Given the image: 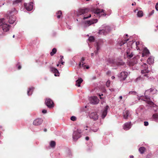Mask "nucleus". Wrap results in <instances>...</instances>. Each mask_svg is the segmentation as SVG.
Here are the masks:
<instances>
[{"label": "nucleus", "mask_w": 158, "mask_h": 158, "mask_svg": "<svg viewBox=\"0 0 158 158\" xmlns=\"http://www.w3.org/2000/svg\"><path fill=\"white\" fill-rule=\"evenodd\" d=\"M89 9L88 8L80 9L77 12V15L79 16L81 15H83L84 19H88L91 17V15L89 14L87 15V14L89 11Z\"/></svg>", "instance_id": "f257e3e1"}, {"label": "nucleus", "mask_w": 158, "mask_h": 158, "mask_svg": "<svg viewBox=\"0 0 158 158\" xmlns=\"http://www.w3.org/2000/svg\"><path fill=\"white\" fill-rule=\"evenodd\" d=\"M16 13L17 11L15 8H14L13 11L10 12L8 21L10 24H12L14 23H15L16 17L14 16V15Z\"/></svg>", "instance_id": "f03ea898"}, {"label": "nucleus", "mask_w": 158, "mask_h": 158, "mask_svg": "<svg viewBox=\"0 0 158 158\" xmlns=\"http://www.w3.org/2000/svg\"><path fill=\"white\" fill-rule=\"evenodd\" d=\"M94 13L97 17H100L102 16H106V15L105 10L102 9H97L94 10Z\"/></svg>", "instance_id": "7ed1b4c3"}, {"label": "nucleus", "mask_w": 158, "mask_h": 158, "mask_svg": "<svg viewBox=\"0 0 158 158\" xmlns=\"http://www.w3.org/2000/svg\"><path fill=\"white\" fill-rule=\"evenodd\" d=\"M154 113L152 117V120L156 122H158V108L156 107L153 108Z\"/></svg>", "instance_id": "20e7f679"}, {"label": "nucleus", "mask_w": 158, "mask_h": 158, "mask_svg": "<svg viewBox=\"0 0 158 158\" xmlns=\"http://www.w3.org/2000/svg\"><path fill=\"white\" fill-rule=\"evenodd\" d=\"M98 21L97 19H92L90 20L87 21L84 23V27L89 26L92 24L96 23Z\"/></svg>", "instance_id": "39448f33"}, {"label": "nucleus", "mask_w": 158, "mask_h": 158, "mask_svg": "<svg viewBox=\"0 0 158 158\" xmlns=\"http://www.w3.org/2000/svg\"><path fill=\"white\" fill-rule=\"evenodd\" d=\"M24 6L27 11H30L33 9V3L32 2H30L28 4L24 3Z\"/></svg>", "instance_id": "423d86ee"}, {"label": "nucleus", "mask_w": 158, "mask_h": 158, "mask_svg": "<svg viewBox=\"0 0 158 158\" xmlns=\"http://www.w3.org/2000/svg\"><path fill=\"white\" fill-rule=\"evenodd\" d=\"M89 118L94 120H97L98 118V115L96 112L90 113L89 114Z\"/></svg>", "instance_id": "0eeeda50"}, {"label": "nucleus", "mask_w": 158, "mask_h": 158, "mask_svg": "<svg viewBox=\"0 0 158 158\" xmlns=\"http://www.w3.org/2000/svg\"><path fill=\"white\" fill-rule=\"evenodd\" d=\"M108 62L112 66L115 65H119L122 64V63L120 62L117 61L115 60L112 59H110L108 60Z\"/></svg>", "instance_id": "6e6552de"}, {"label": "nucleus", "mask_w": 158, "mask_h": 158, "mask_svg": "<svg viewBox=\"0 0 158 158\" xmlns=\"http://www.w3.org/2000/svg\"><path fill=\"white\" fill-rule=\"evenodd\" d=\"M103 43L102 40H99L96 44V50L94 51V53L96 54L98 53V51L100 49L101 46L102 45Z\"/></svg>", "instance_id": "1a4fd4ad"}, {"label": "nucleus", "mask_w": 158, "mask_h": 158, "mask_svg": "<svg viewBox=\"0 0 158 158\" xmlns=\"http://www.w3.org/2000/svg\"><path fill=\"white\" fill-rule=\"evenodd\" d=\"M45 103L47 106L49 108H51L53 107V102L50 98L46 99Z\"/></svg>", "instance_id": "9d476101"}, {"label": "nucleus", "mask_w": 158, "mask_h": 158, "mask_svg": "<svg viewBox=\"0 0 158 158\" xmlns=\"http://www.w3.org/2000/svg\"><path fill=\"white\" fill-rule=\"evenodd\" d=\"M85 60V59L84 57H82L81 60L79 64V67L81 68H82L84 69L85 68L88 69L89 68V66H86L85 65V63L84 62V61Z\"/></svg>", "instance_id": "9b49d317"}, {"label": "nucleus", "mask_w": 158, "mask_h": 158, "mask_svg": "<svg viewBox=\"0 0 158 158\" xmlns=\"http://www.w3.org/2000/svg\"><path fill=\"white\" fill-rule=\"evenodd\" d=\"M132 124H131V122L125 123L123 125V128L124 130L127 131L131 128Z\"/></svg>", "instance_id": "f8f14e48"}, {"label": "nucleus", "mask_w": 158, "mask_h": 158, "mask_svg": "<svg viewBox=\"0 0 158 158\" xmlns=\"http://www.w3.org/2000/svg\"><path fill=\"white\" fill-rule=\"evenodd\" d=\"M43 122V120L42 119L37 118L33 121V124L35 126H38L41 125Z\"/></svg>", "instance_id": "ddd939ff"}, {"label": "nucleus", "mask_w": 158, "mask_h": 158, "mask_svg": "<svg viewBox=\"0 0 158 158\" xmlns=\"http://www.w3.org/2000/svg\"><path fill=\"white\" fill-rule=\"evenodd\" d=\"M141 68L143 69L141 71V73L142 74H144L148 73L149 71L148 70V66L145 63H144L141 66Z\"/></svg>", "instance_id": "4468645a"}, {"label": "nucleus", "mask_w": 158, "mask_h": 158, "mask_svg": "<svg viewBox=\"0 0 158 158\" xmlns=\"http://www.w3.org/2000/svg\"><path fill=\"white\" fill-rule=\"evenodd\" d=\"M127 75V72L123 71L121 73L119 76L120 77L121 80H124L126 79Z\"/></svg>", "instance_id": "2eb2a0df"}, {"label": "nucleus", "mask_w": 158, "mask_h": 158, "mask_svg": "<svg viewBox=\"0 0 158 158\" xmlns=\"http://www.w3.org/2000/svg\"><path fill=\"white\" fill-rule=\"evenodd\" d=\"M90 101L93 104H97L98 103L99 100L96 96H94L91 98Z\"/></svg>", "instance_id": "dca6fc26"}, {"label": "nucleus", "mask_w": 158, "mask_h": 158, "mask_svg": "<svg viewBox=\"0 0 158 158\" xmlns=\"http://www.w3.org/2000/svg\"><path fill=\"white\" fill-rule=\"evenodd\" d=\"M143 100L146 101V102L149 104H152L153 103V102L150 101V98L147 95H145V97H143V98H142Z\"/></svg>", "instance_id": "f3484780"}, {"label": "nucleus", "mask_w": 158, "mask_h": 158, "mask_svg": "<svg viewBox=\"0 0 158 158\" xmlns=\"http://www.w3.org/2000/svg\"><path fill=\"white\" fill-rule=\"evenodd\" d=\"M109 108V106H106L105 109L102 111L101 117L102 118H104L106 116L107 114V109Z\"/></svg>", "instance_id": "a211bd4d"}, {"label": "nucleus", "mask_w": 158, "mask_h": 158, "mask_svg": "<svg viewBox=\"0 0 158 158\" xmlns=\"http://www.w3.org/2000/svg\"><path fill=\"white\" fill-rule=\"evenodd\" d=\"M127 56L129 58H131L133 56L134 54L131 51L130 48H128L126 52Z\"/></svg>", "instance_id": "6ab92c4d"}, {"label": "nucleus", "mask_w": 158, "mask_h": 158, "mask_svg": "<svg viewBox=\"0 0 158 158\" xmlns=\"http://www.w3.org/2000/svg\"><path fill=\"white\" fill-rule=\"evenodd\" d=\"M157 90L154 88H151L149 89L146 91L145 94H147L149 93H152L153 94H154L156 93Z\"/></svg>", "instance_id": "aec40b11"}, {"label": "nucleus", "mask_w": 158, "mask_h": 158, "mask_svg": "<svg viewBox=\"0 0 158 158\" xmlns=\"http://www.w3.org/2000/svg\"><path fill=\"white\" fill-rule=\"evenodd\" d=\"M50 70L51 71L55 73L54 74L55 76H59V72L54 67H52L50 68Z\"/></svg>", "instance_id": "412c9836"}, {"label": "nucleus", "mask_w": 158, "mask_h": 158, "mask_svg": "<svg viewBox=\"0 0 158 158\" xmlns=\"http://www.w3.org/2000/svg\"><path fill=\"white\" fill-rule=\"evenodd\" d=\"M123 118L124 119H127L130 116V114L128 110H125L123 112Z\"/></svg>", "instance_id": "4be33fe9"}, {"label": "nucleus", "mask_w": 158, "mask_h": 158, "mask_svg": "<svg viewBox=\"0 0 158 158\" xmlns=\"http://www.w3.org/2000/svg\"><path fill=\"white\" fill-rule=\"evenodd\" d=\"M82 132V130L81 129H78L76 131H74L73 132V138L75 139V136L77 135V134L80 135V134Z\"/></svg>", "instance_id": "5701e85b"}, {"label": "nucleus", "mask_w": 158, "mask_h": 158, "mask_svg": "<svg viewBox=\"0 0 158 158\" xmlns=\"http://www.w3.org/2000/svg\"><path fill=\"white\" fill-rule=\"evenodd\" d=\"M149 53V52L148 49L145 48H144L143 51V53L142 54V56L144 57L145 56H147Z\"/></svg>", "instance_id": "b1692460"}, {"label": "nucleus", "mask_w": 158, "mask_h": 158, "mask_svg": "<svg viewBox=\"0 0 158 158\" xmlns=\"http://www.w3.org/2000/svg\"><path fill=\"white\" fill-rule=\"evenodd\" d=\"M154 59L152 57H149L147 60L148 64H152L154 63Z\"/></svg>", "instance_id": "393cba45"}, {"label": "nucleus", "mask_w": 158, "mask_h": 158, "mask_svg": "<svg viewBox=\"0 0 158 158\" xmlns=\"http://www.w3.org/2000/svg\"><path fill=\"white\" fill-rule=\"evenodd\" d=\"M83 81V80L81 78H79L76 81V85L78 87H80L81 86V84Z\"/></svg>", "instance_id": "a878e982"}, {"label": "nucleus", "mask_w": 158, "mask_h": 158, "mask_svg": "<svg viewBox=\"0 0 158 158\" xmlns=\"http://www.w3.org/2000/svg\"><path fill=\"white\" fill-rule=\"evenodd\" d=\"M135 44L136 46V48L137 49L139 50H141V47L142 46V44L139 41L136 42Z\"/></svg>", "instance_id": "bb28decb"}, {"label": "nucleus", "mask_w": 158, "mask_h": 158, "mask_svg": "<svg viewBox=\"0 0 158 158\" xmlns=\"http://www.w3.org/2000/svg\"><path fill=\"white\" fill-rule=\"evenodd\" d=\"M128 40V39L123 40L122 41H121V42H118V44L119 46H121L122 45L124 44H125L126 43H127V41Z\"/></svg>", "instance_id": "cd10ccee"}, {"label": "nucleus", "mask_w": 158, "mask_h": 158, "mask_svg": "<svg viewBox=\"0 0 158 158\" xmlns=\"http://www.w3.org/2000/svg\"><path fill=\"white\" fill-rule=\"evenodd\" d=\"M33 89L34 88L33 87H31L29 88L27 92V94L28 96L31 95L32 94Z\"/></svg>", "instance_id": "c85d7f7f"}, {"label": "nucleus", "mask_w": 158, "mask_h": 158, "mask_svg": "<svg viewBox=\"0 0 158 158\" xmlns=\"http://www.w3.org/2000/svg\"><path fill=\"white\" fill-rule=\"evenodd\" d=\"M145 149H146L144 147H140L139 148V151L140 152V153L141 154H142L145 151Z\"/></svg>", "instance_id": "c756f323"}, {"label": "nucleus", "mask_w": 158, "mask_h": 158, "mask_svg": "<svg viewBox=\"0 0 158 158\" xmlns=\"http://www.w3.org/2000/svg\"><path fill=\"white\" fill-rule=\"evenodd\" d=\"M98 34H99L106 35L107 33L105 31L104 29H102L99 30V31L98 32Z\"/></svg>", "instance_id": "7c9ffc66"}, {"label": "nucleus", "mask_w": 158, "mask_h": 158, "mask_svg": "<svg viewBox=\"0 0 158 158\" xmlns=\"http://www.w3.org/2000/svg\"><path fill=\"white\" fill-rule=\"evenodd\" d=\"M137 16L139 17L140 18L143 16V13L141 10L139 11L138 12L137 14Z\"/></svg>", "instance_id": "2f4dec72"}, {"label": "nucleus", "mask_w": 158, "mask_h": 158, "mask_svg": "<svg viewBox=\"0 0 158 158\" xmlns=\"http://www.w3.org/2000/svg\"><path fill=\"white\" fill-rule=\"evenodd\" d=\"M103 29H104L106 33L109 32L110 30V27L108 26H106L105 27V28Z\"/></svg>", "instance_id": "473e14b6"}, {"label": "nucleus", "mask_w": 158, "mask_h": 158, "mask_svg": "<svg viewBox=\"0 0 158 158\" xmlns=\"http://www.w3.org/2000/svg\"><path fill=\"white\" fill-rule=\"evenodd\" d=\"M76 139H74V138H73V139L74 141H76L79 138L81 137V135H79V134H77V135H76L75 136Z\"/></svg>", "instance_id": "72a5a7b5"}, {"label": "nucleus", "mask_w": 158, "mask_h": 158, "mask_svg": "<svg viewBox=\"0 0 158 158\" xmlns=\"http://www.w3.org/2000/svg\"><path fill=\"white\" fill-rule=\"evenodd\" d=\"M50 145L52 148H54L56 146V143L54 141H51L50 143Z\"/></svg>", "instance_id": "f704fd0d"}, {"label": "nucleus", "mask_w": 158, "mask_h": 158, "mask_svg": "<svg viewBox=\"0 0 158 158\" xmlns=\"http://www.w3.org/2000/svg\"><path fill=\"white\" fill-rule=\"evenodd\" d=\"M56 49L55 48H54L52 49V52H51L50 53V55L51 56H53L54 54L56 53Z\"/></svg>", "instance_id": "c9c22d12"}, {"label": "nucleus", "mask_w": 158, "mask_h": 158, "mask_svg": "<svg viewBox=\"0 0 158 158\" xmlns=\"http://www.w3.org/2000/svg\"><path fill=\"white\" fill-rule=\"evenodd\" d=\"M57 15V18L58 19L60 18V16L62 14V12L61 11H59L56 13Z\"/></svg>", "instance_id": "e433bc0d"}, {"label": "nucleus", "mask_w": 158, "mask_h": 158, "mask_svg": "<svg viewBox=\"0 0 158 158\" xmlns=\"http://www.w3.org/2000/svg\"><path fill=\"white\" fill-rule=\"evenodd\" d=\"M88 40L90 42H93L94 40V38L93 36H91L89 37Z\"/></svg>", "instance_id": "4c0bfd02"}, {"label": "nucleus", "mask_w": 158, "mask_h": 158, "mask_svg": "<svg viewBox=\"0 0 158 158\" xmlns=\"http://www.w3.org/2000/svg\"><path fill=\"white\" fill-rule=\"evenodd\" d=\"M22 0H16L13 1V4H15L20 2Z\"/></svg>", "instance_id": "58836bf2"}, {"label": "nucleus", "mask_w": 158, "mask_h": 158, "mask_svg": "<svg viewBox=\"0 0 158 158\" xmlns=\"http://www.w3.org/2000/svg\"><path fill=\"white\" fill-rule=\"evenodd\" d=\"M137 94V93L134 91H130L129 93V94H133L135 95Z\"/></svg>", "instance_id": "ea45409f"}, {"label": "nucleus", "mask_w": 158, "mask_h": 158, "mask_svg": "<svg viewBox=\"0 0 158 158\" xmlns=\"http://www.w3.org/2000/svg\"><path fill=\"white\" fill-rule=\"evenodd\" d=\"M70 119L71 120L74 121L76 120L77 118L76 117L74 116H72L71 117Z\"/></svg>", "instance_id": "a19ab883"}, {"label": "nucleus", "mask_w": 158, "mask_h": 158, "mask_svg": "<svg viewBox=\"0 0 158 158\" xmlns=\"http://www.w3.org/2000/svg\"><path fill=\"white\" fill-rule=\"evenodd\" d=\"M143 76L146 77V78H144L145 79H149V77L148 74H145L143 75Z\"/></svg>", "instance_id": "79ce46f5"}, {"label": "nucleus", "mask_w": 158, "mask_h": 158, "mask_svg": "<svg viewBox=\"0 0 158 158\" xmlns=\"http://www.w3.org/2000/svg\"><path fill=\"white\" fill-rule=\"evenodd\" d=\"M110 81L109 80L106 83V86L108 87H109L110 85Z\"/></svg>", "instance_id": "37998d69"}, {"label": "nucleus", "mask_w": 158, "mask_h": 158, "mask_svg": "<svg viewBox=\"0 0 158 158\" xmlns=\"http://www.w3.org/2000/svg\"><path fill=\"white\" fill-rule=\"evenodd\" d=\"M154 13V10H153L149 14V17H150Z\"/></svg>", "instance_id": "c03bdc74"}, {"label": "nucleus", "mask_w": 158, "mask_h": 158, "mask_svg": "<svg viewBox=\"0 0 158 158\" xmlns=\"http://www.w3.org/2000/svg\"><path fill=\"white\" fill-rule=\"evenodd\" d=\"M98 129V127H96V128L92 129V131H94V132H96L97 131Z\"/></svg>", "instance_id": "a18cd8bd"}, {"label": "nucleus", "mask_w": 158, "mask_h": 158, "mask_svg": "<svg viewBox=\"0 0 158 158\" xmlns=\"http://www.w3.org/2000/svg\"><path fill=\"white\" fill-rule=\"evenodd\" d=\"M155 8L156 10L158 11V2L156 4V5L155 6Z\"/></svg>", "instance_id": "49530a36"}, {"label": "nucleus", "mask_w": 158, "mask_h": 158, "mask_svg": "<svg viewBox=\"0 0 158 158\" xmlns=\"http://www.w3.org/2000/svg\"><path fill=\"white\" fill-rule=\"evenodd\" d=\"M144 125L145 126H147L148 125V123L147 121H145L144 122Z\"/></svg>", "instance_id": "de8ad7c7"}, {"label": "nucleus", "mask_w": 158, "mask_h": 158, "mask_svg": "<svg viewBox=\"0 0 158 158\" xmlns=\"http://www.w3.org/2000/svg\"><path fill=\"white\" fill-rule=\"evenodd\" d=\"M42 112L44 114H45L47 113V110H43L42 111Z\"/></svg>", "instance_id": "09e8293b"}, {"label": "nucleus", "mask_w": 158, "mask_h": 158, "mask_svg": "<svg viewBox=\"0 0 158 158\" xmlns=\"http://www.w3.org/2000/svg\"><path fill=\"white\" fill-rule=\"evenodd\" d=\"M18 69H20L21 68V67L20 65H19L18 66Z\"/></svg>", "instance_id": "8fccbe9b"}, {"label": "nucleus", "mask_w": 158, "mask_h": 158, "mask_svg": "<svg viewBox=\"0 0 158 158\" xmlns=\"http://www.w3.org/2000/svg\"><path fill=\"white\" fill-rule=\"evenodd\" d=\"M85 139L86 140H88L89 139V137L88 136H87L86 137H85Z\"/></svg>", "instance_id": "3c124183"}, {"label": "nucleus", "mask_w": 158, "mask_h": 158, "mask_svg": "<svg viewBox=\"0 0 158 158\" xmlns=\"http://www.w3.org/2000/svg\"><path fill=\"white\" fill-rule=\"evenodd\" d=\"M64 58L63 56H60V60L62 61V59Z\"/></svg>", "instance_id": "603ef678"}, {"label": "nucleus", "mask_w": 158, "mask_h": 158, "mask_svg": "<svg viewBox=\"0 0 158 158\" xmlns=\"http://www.w3.org/2000/svg\"><path fill=\"white\" fill-rule=\"evenodd\" d=\"M103 94H99V96L100 97V99H102V98H101V96H103Z\"/></svg>", "instance_id": "864d4df0"}, {"label": "nucleus", "mask_w": 158, "mask_h": 158, "mask_svg": "<svg viewBox=\"0 0 158 158\" xmlns=\"http://www.w3.org/2000/svg\"><path fill=\"white\" fill-rule=\"evenodd\" d=\"M123 97L122 96H120L119 97V99L120 100H121L122 99Z\"/></svg>", "instance_id": "5fc2aeb1"}, {"label": "nucleus", "mask_w": 158, "mask_h": 158, "mask_svg": "<svg viewBox=\"0 0 158 158\" xmlns=\"http://www.w3.org/2000/svg\"><path fill=\"white\" fill-rule=\"evenodd\" d=\"M69 153V156L70 155H71V153L70 151L69 150L68 151Z\"/></svg>", "instance_id": "6e6d98bb"}, {"label": "nucleus", "mask_w": 158, "mask_h": 158, "mask_svg": "<svg viewBox=\"0 0 158 158\" xmlns=\"http://www.w3.org/2000/svg\"><path fill=\"white\" fill-rule=\"evenodd\" d=\"M64 62L62 61H61V64H62V65H64Z\"/></svg>", "instance_id": "4d7b16f0"}, {"label": "nucleus", "mask_w": 158, "mask_h": 158, "mask_svg": "<svg viewBox=\"0 0 158 158\" xmlns=\"http://www.w3.org/2000/svg\"><path fill=\"white\" fill-rule=\"evenodd\" d=\"M130 158H133L134 157V156H133L131 155V156H130Z\"/></svg>", "instance_id": "13d9d810"}, {"label": "nucleus", "mask_w": 158, "mask_h": 158, "mask_svg": "<svg viewBox=\"0 0 158 158\" xmlns=\"http://www.w3.org/2000/svg\"><path fill=\"white\" fill-rule=\"evenodd\" d=\"M115 78V77L114 76H112V77H111V78L112 79H114V78Z\"/></svg>", "instance_id": "bf43d9fd"}, {"label": "nucleus", "mask_w": 158, "mask_h": 158, "mask_svg": "<svg viewBox=\"0 0 158 158\" xmlns=\"http://www.w3.org/2000/svg\"><path fill=\"white\" fill-rule=\"evenodd\" d=\"M47 131V129H44V131H45V132H46V131Z\"/></svg>", "instance_id": "052dcab7"}, {"label": "nucleus", "mask_w": 158, "mask_h": 158, "mask_svg": "<svg viewBox=\"0 0 158 158\" xmlns=\"http://www.w3.org/2000/svg\"><path fill=\"white\" fill-rule=\"evenodd\" d=\"M91 55V56L92 57L94 56V54L93 53H92Z\"/></svg>", "instance_id": "680f3d73"}, {"label": "nucleus", "mask_w": 158, "mask_h": 158, "mask_svg": "<svg viewBox=\"0 0 158 158\" xmlns=\"http://www.w3.org/2000/svg\"><path fill=\"white\" fill-rule=\"evenodd\" d=\"M67 28L69 29H71V28H70V27L68 26V27H67Z\"/></svg>", "instance_id": "e2e57ef3"}, {"label": "nucleus", "mask_w": 158, "mask_h": 158, "mask_svg": "<svg viewBox=\"0 0 158 158\" xmlns=\"http://www.w3.org/2000/svg\"><path fill=\"white\" fill-rule=\"evenodd\" d=\"M137 11H138L137 10H134V12H136Z\"/></svg>", "instance_id": "0e129e2a"}, {"label": "nucleus", "mask_w": 158, "mask_h": 158, "mask_svg": "<svg viewBox=\"0 0 158 158\" xmlns=\"http://www.w3.org/2000/svg\"><path fill=\"white\" fill-rule=\"evenodd\" d=\"M56 65H57V66H58L59 65V64H57Z\"/></svg>", "instance_id": "69168bd1"}, {"label": "nucleus", "mask_w": 158, "mask_h": 158, "mask_svg": "<svg viewBox=\"0 0 158 158\" xmlns=\"http://www.w3.org/2000/svg\"><path fill=\"white\" fill-rule=\"evenodd\" d=\"M134 4L133 3H132V6H134Z\"/></svg>", "instance_id": "338daca9"}, {"label": "nucleus", "mask_w": 158, "mask_h": 158, "mask_svg": "<svg viewBox=\"0 0 158 158\" xmlns=\"http://www.w3.org/2000/svg\"><path fill=\"white\" fill-rule=\"evenodd\" d=\"M126 36H128V35L127 34H126Z\"/></svg>", "instance_id": "774afa93"}]
</instances>
